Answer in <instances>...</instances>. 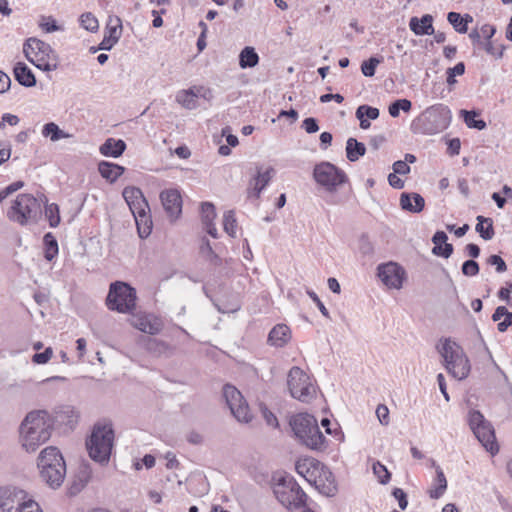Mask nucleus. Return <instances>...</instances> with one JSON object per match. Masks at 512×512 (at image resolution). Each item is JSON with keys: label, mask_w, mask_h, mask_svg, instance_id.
Returning a JSON list of instances; mask_svg holds the SVG:
<instances>
[{"label": "nucleus", "mask_w": 512, "mask_h": 512, "mask_svg": "<svg viewBox=\"0 0 512 512\" xmlns=\"http://www.w3.org/2000/svg\"><path fill=\"white\" fill-rule=\"evenodd\" d=\"M465 72V65L462 62L457 63L454 67L447 70V83L453 85L456 83V76H461Z\"/></svg>", "instance_id": "09e8293b"}, {"label": "nucleus", "mask_w": 512, "mask_h": 512, "mask_svg": "<svg viewBox=\"0 0 512 512\" xmlns=\"http://www.w3.org/2000/svg\"><path fill=\"white\" fill-rule=\"evenodd\" d=\"M303 127L307 133H315L319 130L317 121L314 118H306L303 121Z\"/></svg>", "instance_id": "338daca9"}, {"label": "nucleus", "mask_w": 512, "mask_h": 512, "mask_svg": "<svg viewBox=\"0 0 512 512\" xmlns=\"http://www.w3.org/2000/svg\"><path fill=\"white\" fill-rule=\"evenodd\" d=\"M278 501L288 510L294 512L306 504V494L292 476L281 477L274 486Z\"/></svg>", "instance_id": "9d476101"}, {"label": "nucleus", "mask_w": 512, "mask_h": 512, "mask_svg": "<svg viewBox=\"0 0 512 512\" xmlns=\"http://www.w3.org/2000/svg\"><path fill=\"white\" fill-rule=\"evenodd\" d=\"M19 117L14 114L5 113L3 114L1 121H0V129L4 128L5 124H9L11 126H15L19 123Z\"/></svg>", "instance_id": "680f3d73"}, {"label": "nucleus", "mask_w": 512, "mask_h": 512, "mask_svg": "<svg viewBox=\"0 0 512 512\" xmlns=\"http://www.w3.org/2000/svg\"><path fill=\"white\" fill-rule=\"evenodd\" d=\"M291 338V332L287 325H276L268 335V342L275 347H283Z\"/></svg>", "instance_id": "a878e982"}, {"label": "nucleus", "mask_w": 512, "mask_h": 512, "mask_svg": "<svg viewBox=\"0 0 512 512\" xmlns=\"http://www.w3.org/2000/svg\"><path fill=\"white\" fill-rule=\"evenodd\" d=\"M359 249L364 255L371 254L373 252L372 243L367 237H361L359 241Z\"/></svg>", "instance_id": "69168bd1"}, {"label": "nucleus", "mask_w": 512, "mask_h": 512, "mask_svg": "<svg viewBox=\"0 0 512 512\" xmlns=\"http://www.w3.org/2000/svg\"><path fill=\"white\" fill-rule=\"evenodd\" d=\"M365 116L367 119L375 120L379 117V110L368 105H361L356 110V117L362 118Z\"/></svg>", "instance_id": "de8ad7c7"}, {"label": "nucleus", "mask_w": 512, "mask_h": 512, "mask_svg": "<svg viewBox=\"0 0 512 512\" xmlns=\"http://www.w3.org/2000/svg\"><path fill=\"white\" fill-rule=\"evenodd\" d=\"M23 52L27 60L40 70L50 72L58 67L57 53L42 40L29 38L23 45Z\"/></svg>", "instance_id": "6e6552de"}, {"label": "nucleus", "mask_w": 512, "mask_h": 512, "mask_svg": "<svg viewBox=\"0 0 512 512\" xmlns=\"http://www.w3.org/2000/svg\"><path fill=\"white\" fill-rule=\"evenodd\" d=\"M208 94H210V90L204 86H192L189 89L178 91L175 100L183 108L194 110L199 106V97L206 99Z\"/></svg>", "instance_id": "a211bd4d"}, {"label": "nucleus", "mask_w": 512, "mask_h": 512, "mask_svg": "<svg viewBox=\"0 0 512 512\" xmlns=\"http://www.w3.org/2000/svg\"><path fill=\"white\" fill-rule=\"evenodd\" d=\"M436 349L442 358L447 372L457 380L466 379L471 371V363L464 349L451 338L440 339Z\"/></svg>", "instance_id": "20e7f679"}, {"label": "nucleus", "mask_w": 512, "mask_h": 512, "mask_svg": "<svg viewBox=\"0 0 512 512\" xmlns=\"http://www.w3.org/2000/svg\"><path fill=\"white\" fill-rule=\"evenodd\" d=\"M307 294L313 300V302L317 305V307H318L319 311L321 312V314L324 317L329 318L330 317L329 312H328L327 308L325 307V305L322 303V301L319 299L317 294L314 291H311V290L307 291Z\"/></svg>", "instance_id": "13d9d810"}, {"label": "nucleus", "mask_w": 512, "mask_h": 512, "mask_svg": "<svg viewBox=\"0 0 512 512\" xmlns=\"http://www.w3.org/2000/svg\"><path fill=\"white\" fill-rule=\"evenodd\" d=\"M296 471L325 496H333L336 491V483L332 472L321 462L314 458H305L297 461Z\"/></svg>", "instance_id": "39448f33"}, {"label": "nucleus", "mask_w": 512, "mask_h": 512, "mask_svg": "<svg viewBox=\"0 0 512 512\" xmlns=\"http://www.w3.org/2000/svg\"><path fill=\"white\" fill-rule=\"evenodd\" d=\"M376 416L382 425L387 426L389 424V409L386 405L379 404L377 406Z\"/></svg>", "instance_id": "5fc2aeb1"}, {"label": "nucleus", "mask_w": 512, "mask_h": 512, "mask_svg": "<svg viewBox=\"0 0 512 512\" xmlns=\"http://www.w3.org/2000/svg\"><path fill=\"white\" fill-rule=\"evenodd\" d=\"M479 272V265L474 260H467L462 265V273L465 276L471 277L477 275Z\"/></svg>", "instance_id": "864d4df0"}, {"label": "nucleus", "mask_w": 512, "mask_h": 512, "mask_svg": "<svg viewBox=\"0 0 512 512\" xmlns=\"http://www.w3.org/2000/svg\"><path fill=\"white\" fill-rule=\"evenodd\" d=\"M123 197L135 218L139 236L147 237L151 232V220L149 206L142 191L137 187H126Z\"/></svg>", "instance_id": "1a4fd4ad"}, {"label": "nucleus", "mask_w": 512, "mask_h": 512, "mask_svg": "<svg viewBox=\"0 0 512 512\" xmlns=\"http://www.w3.org/2000/svg\"><path fill=\"white\" fill-rule=\"evenodd\" d=\"M313 177L317 184L324 187L326 191L334 192L347 181L344 171L337 168L330 162H321L314 167Z\"/></svg>", "instance_id": "2eb2a0df"}, {"label": "nucleus", "mask_w": 512, "mask_h": 512, "mask_svg": "<svg viewBox=\"0 0 512 512\" xmlns=\"http://www.w3.org/2000/svg\"><path fill=\"white\" fill-rule=\"evenodd\" d=\"M433 17L429 14L423 15L420 19L412 17L409 22L410 29L416 35H432L434 33Z\"/></svg>", "instance_id": "393cba45"}, {"label": "nucleus", "mask_w": 512, "mask_h": 512, "mask_svg": "<svg viewBox=\"0 0 512 512\" xmlns=\"http://www.w3.org/2000/svg\"><path fill=\"white\" fill-rule=\"evenodd\" d=\"M40 27L47 33L59 30L55 20L52 17H44L40 22Z\"/></svg>", "instance_id": "6e6d98bb"}, {"label": "nucleus", "mask_w": 512, "mask_h": 512, "mask_svg": "<svg viewBox=\"0 0 512 512\" xmlns=\"http://www.w3.org/2000/svg\"><path fill=\"white\" fill-rule=\"evenodd\" d=\"M452 120V112L448 106L438 103L427 107L414 118L410 124L413 134L433 136L445 131Z\"/></svg>", "instance_id": "7ed1b4c3"}, {"label": "nucleus", "mask_w": 512, "mask_h": 512, "mask_svg": "<svg viewBox=\"0 0 512 512\" xmlns=\"http://www.w3.org/2000/svg\"><path fill=\"white\" fill-rule=\"evenodd\" d=\"M432 466L436 467V478L434 479L433 484L429 489L428 493L430 498L438 499L445 493L447 489V480L443 470L439 466H436L434 460H432Z\"/></svg>", "instance_id": "c85d7f7f"}, {"label": "nucleus", "mask_w": 512, "mask_h": 512, "mask_svg": "<svg viewBox=\"0 0 512 512\" xmlns=\"http://www.w3.org/2000/svg\"><path fill=\"white\" fill-rule=\"evenodd\" d=\"M477 221L476 231L484 240H491L494 236L492 219L478 216Z\"/></svg>", "instance_id": "c9c22d12"}, {"label": "nucleus", "mask_w": 512, "mask_h": 512, "mask_svg": "<svg viewBox=\"0 0 512 512\" xmlns=\"http://www.w3.org/2000/svg\"><path fill=\"white\" fill-rule=\"evenodd\" d=\"M259 62V56L253 47H245L239 55V66L242 69L255 67Z\"/></svg>", "instance_id": "f704fd0d"}, {"label": "nucleus", "mask_w": 512, "mask_h": 512, "mask_svg": "<svg viewBox=\"0 0 512 512\" xmlns=\"http://www.w3.org/2000/svg\"><path fill=\"white\" fill-rule=\"evenodd\" d=\"M45 215L49 220V224L51 227H56L60 223V214L59 207L55 203H51L46 205L45 207Z\"/></svg>", "instance_id": "79ce46f5"}, {"label": "nucleus", "mask_w": 512, "mask_h": 512, "mask_svg": "<svg viewBox=\"0 0 512 512\" xmlns=\"http://www.w3.org/2000/svg\"><path fill=\"white\" fill-rule=\"evenodd\" d=\"M114 431L109 423L94 425L91 435L86 441L89 456L96 462L105 463L109 460L113 447Z\"/></svg>", "instance_id": "423d86ee"}, {"label": "nucleus", "mask_w": 512, "mask_h": 512, "mask_svg": "<svg viewBox=\"0 0 512 512\" xmlns=\"http://www.w3.org/2000/svg\"><path fill=\"white\" fill-rule=\"evenodd\" d=\"M461 114L464 118V122L469 128H475L478 130H483L486 128L485 121L481 119H475V117L477 116V113L475 111L461 110Z\"/></svg>", "instance_id": "58836bf2"}, {"label": "nucleus", "mask_w": 512, "mask_h": 512, "mask_svg": "<svg viewBox=\"0 0 512 512\" xmlns=\"http://www.w3.org/2000/svg\"><path fill=\"white\" fill-rule=\"evenodd\" d=\"M136 299V290L129 284L118 281L110 285L107 306L119 313H129L135 308Z\"/></svg>", "instance_id": "4468645a"}, {"label": "nucleus", "mask_w": 512, "mask_h": 512, "mask_svg": "<svg viewBox=\"0 0 512 512\" xmlns=\"http://www.w3.org/2000/svg\"><path fill=\"white\" fill-rule=\"evenodd\" d=\"M130 322L138 330L151 335L157 334L162 328L160 320L151 314H135Z\"/></svg>", "instance_id": "412c9836"}, {"label": "nucleus", "mask_w": 512, "mask_h": 512, "mask_svg": "<svg viewBox=\"0 0 512 512\" xmlns=\"http://www.w3.org/2000/svg\"><path fill=\"white\" fill-rule=\"evenodd\" d=\"M393 170L399 175H406L410 172V166L405 161H396L393 164Z\"/></svg>", "instance_id": "0e129e2a"}, {"label": "nucleus", "mask_w": 512, "mask_h": 512, "mask_svg": "<svg viewBox=\"0 0 512 512\" xmlns=\"http://www.w3.org/2000/svg\"><path fill=\"white\" fill-rule=\"evenodd\" d=\"M122 34V24L118 17L109 18L107 27L105 29V36L111 38L112 41L118 42Z\"/></svg>", "instance_id": "e433bc0d"}, {"label": "nucleus", "mask_w": 512, "mask_h": 512, "mask_svg": "<svg viewBox=\"0 0 512 512\" xmlns=\"http://www.w3.org/2000/svg\"><path fill=\"white\" fill-rule=\"evenodd\" d=\"M399 174L397 173H390L388 175V182L390 186H392L395 189H401L404 187V182L399 178Z\"/></svg>", "instance_id": "774afa93"}, {"label": "nucleus", "mask_w": 512, "mask_h": 512, "mask_svg": "<svg viewBox=\"0 0 512 512\" xmlns=\"http://www.w3.org/2000/svg\"><path fill=\"white\" fill-rule=\"evenodd\" d=\"M41 134L43 137L49 138L52 142L71 137L69 133L60 129V127L54 122L46 123L42 128Z\"/></svg>", "instance_id": "473e14b6"}, {"label": "nucleus", "mask_w": 512, "mask_h": 512, "mask_svg": "<svg viewBox=\"0 0 512 512\" xmlns=\"http://www.w3.org/2000/svg\"><path fill=\"white\" fill-rule=\"evenodd\" d=\"M366 152L363 143L358 142L355 138H349L346 142V157L349 161L355 162Z\"/></svg>", "instance_id": "72a5a7b5"}, {"label": "nucleus", "mask_w": 512, "mask_h": 512, "mask_svg": "<svg viewBox=\"0 0 512 512\" xmlns=\"http://www.w3.org/2000/svg\"><path fill=\"white\" fill-rule=\"evenodd\" d=\"M492 320L498 322L499 332H505L512 325V312L505 306H498L492 315Z\"/></svg>", "instance_id": "7c9ffc66"}, {"label": "nucleus", "mask_w": 512, "mask_h": 512, "mask_svg": "<svg viewBox=\"0 0 512 512\" xmlns=\"http://www.w3.org/2000/svg\"><path fill=\"white\" fill-rule=\"evenodd\" d=\"M126 144L121 139L108 138L99 148L100 153L106 157L117 158L123 154Z\"/></svg>", "instance_id": "cd10ccee"}, {"label": "nucleus", "mask_w": 512, "mask_h": 512, "mask_svg": "<svg viewBox=\"0 0 512 512\" xmlns=\"http://www.w3.org/2000/svg\"><path fill=\"white\" fill-rule=\"evenodd\" d=\"M447 20L457 32L466 33L468 30V23H471L473 18L469 14L461 16L457 12H449L447 15Z\"/></svg>", "instance_id": "2f4dec72"}, {"label": "nucleus", "mask_w": 512, "mask_h": 512, "mask_svg": "<svg viewBox=\"0 0 512 512\" xmlns=\"http://www.w3.org/2000/svg\"><path fill=\"white\" fill-rule=\"evenodd\" d=\"M223 396L225 401L238 422L249 423L253 416L241 392L232 385L223 387Z\"/></svg>", "instance_id": "dca6fc26"}, {"label": "nucleus", "mask_w": 512, "mask_h": 512, "mask_svg": "<svg viewBox=\"0 0 512 512\" xmlns=\"http://www.w3.org/2000/svg\"><path fill=\"white\" fill-rule=\"evenodd\" d=\"M412 107V103L408 99H399L393 102L389 106V114L392 117H398L400 110H403L404 112H409Z\"/></svg>", "instance_id": "ea45409f"}, {"label": "nucleus", "mask_w": 512, "mask_h": 512, "mask_svg": "<svg viewBox=\"0 0 512 512\" xmlns=\"http://www.w3.org/2000/svg\"><path fill=\"white\" fill-rule=\"evenodd\" d=\"M400 206L405 211L419 213L425 206V200L418 193H402L400 196Z\"/></svg>", "instance_id": "b1692460"}, {"label": "nucleus", "mask_w": 512, "mask_h": 512, "mask_svg": "<svg viewBox=\"0 0 512 512\" xmlns=\"http://www.w3.org/2000/svg\"><path fill=\"white\" fill-rule=\"evenodd\" d=\"M15 79L25 87L36 85V78L32 70L23 62H17L13 69Z\"/></svg>", "instance_id": "bb28decb"}, {"label": "nucleus", "mask_w": 512, "mask_h": 512, "mask_svg": "<svg viewBox=\"0 0 512 512\" xmlns=\"http://www.w3.org/2000/svg\"><path fill=\"white\" fill-rule=\"evenodd\" d=\"M27 495L26 491L17 487H0V509L3 512H15V508L27 498Z\"/></svg>", "instance_id": "6ab92c4d"}, {"label": "nucleus", "mask_w": 512, "mask_h": 512, "mask_svg": "<svg viewBox=\"0 0 512 512\" xmlns=\"http://www.w3.org/2000/svg\"><path fill=\"white\" fill-rule=\"evenodd\" d=\"M160 199L168 216L175 220L182 212V198L177 189H167L161 192Z\"/></svg>", "instance_id": "aec40b11"}, {"label": "nucleus", "mask_w": 512, "mask_h": 512, "mask_svg": "<svg viewBox=\"0 0 512 512\" xmlns=\"http://www.w3.org/2000/svg\"><path fill=\"white\" fill-rule=\"evenodd\" d=\"M15 512H43L40 505L28 495L21 504L15 508Z\"/></svg>", "instance_id": "37998d69"}, {"label": "nucleus", "mask_w": 512, "mask_h": 512, "mask_svg": "<svg viewBox=\"0 0 512 512\" xmlns=\"http://www.w3.org/2000/svg\"><path fill=\"white\" fill-rule=\"evenodd\" d=\"M40 479L51 489H58L66 476L64 457L56 446H46L36 459Z\"/></svg>", "instance_id": "f03ea898"}, {"label": "nucleus", "mask_w": 512, "mask_h": 512, "mask_svg": "<svg viewBox=\"0 0 512 512\" xmlns=\"http://www.w3.org/2000/svg\"><path fill=\"white\" fill-rule=\"evenodd\" d=\"M488 264L496 266V271L498 273H502L507 269L506 263L498 255H491L488 259Z\"/></svg>", "instance_id": "4d7b16f0"}, {"label": "nucleus", "mask_w": 512, "mask_h": 512, "mask_svg": "<svg viewBox=\"0 0 512 512\" xmlns=\"http://www.w3.org/2000/svg\"><path fill=\"white\" fill-rule=\"evenodd\" d=\"M223 229L231 237L237 234V222L233 211L229 210L223 214Z\"/></svg>", "instance_id": "4c0bfd02"}, {"label": "nucleus", "mask_w": 512, "mask_h": 512, "mask_svg": "<svg viewBox=\"0 0 512 512\" xmlns=\"http://www.w3.org/2000/svg\"><path fill=\"white\" fill-rule=\"evenodd\" d=\"M275 175L273 167H257V173L255 178L251 182V190L249 195L258 198L263 189L269 184L270 180Z\"/></svg>", "instance_id": "4be33fe9"}, {"label": "nucleus", "mask_w": 512, "mask_h": 512, "mask_svg": "<svg viewBox=\"0 0 512 512\" xmlns=\"http://www.w3.org/2000/svg\"><path fill=\"white\" fill-rule=\"evenodd\" d=\"M372 470L381 484H386L389 482L391 474L383 464L380 462L373 463Z\"/></svg>", "instance_id": "a18cd8bd"}, {"label": "nucleus", "mask_w": 512, "mask_h": 512, "mask_svg": "<svg viewBox=\"0 0 512 512\" xmlns=\"http://www.w3.org/2000/svg\"><path fill=\"white\" fill-rule=\"evenodd\" d=\"M290 394L293 398L308 403L316 396V386L311 377L300 367L290 369L287 378Z\"/></svg>", "instance_id": "f8f14e48"}, {"label": "nucleus", "mask_w": 512, "mask_h": 512, "mask_svg": "<svg viewBox=\"0 0 512 512\" xmlns=\"http://www.w3.org/2000/svg\"><path fill=\"white\" fill-rule=\"evenodd\" d=\"M381 63V59L371 57L369 60L364 61L361 65V71L364 76L372 77L375 74L376 67Z\"/></svg>", "instance_id": "49530a36"}, {"label": "nucleus", "mask_w": 512, "mask_h": 512, "mask_svg": "<svg viewBox=\"0 0 512 512\" xmlns=\"http://www.w3.org/2000/svg\"><path fill=\"white\" fill-rule=\"evenodd\" d=\"M453 252V246L449 243L434 245L432 253L437 256L449 258Z\"/></svg>", "instance_id": "603ef678"}, {"label": "nucleus", "mask_w": 512, "mask_h": 512, "mask_svg": "<svg viewBox=\"0 0 512 512\" xmlns=\"http://www.w3.org/2000/svg\"><path fill=\"white\" fill-rule=\"evenodd\" d=\"M22 187H24L23 181H16L5 187L3 190L0 191V203L9 195L20 190Z\"/></svg>", "instance_id": "3c124183"}, {"label": "nucleus", "mask_w": 512, "mask_h": 512, "mask_svg": "<svg viewBox=\"0 0 512 512\" xmlns=\"http://www.w3.org/2000/svg\"><path fill=\"white\" fill-rule=\"evenodd\" d=\"M468 423L482 446L492 455L497 454L499 446L496 442L494 428L492 424L485 419L483 414L478 410H471L468 415Z\"/></svg>", "instance_id": "ddd939ff"}, {"label": "nucleus", "mask_w": 512, "mask_h": 512, "mask_svg": "<svg viewBox=\"0 0 512 512\" xmlns=\"http://www.w3.org/2000/svg\"><path fill=\"white\" fill-rule=\"evenodd\" d=\"M52 356H53V350L51 347H48L44 350V352L35 353L32 357V361L35 364L42 365V364L48 363L50 361V359L52 358Z\"/></svg>", "instance_id": "8fccbe9b"}, {"label": "nucleus", "mask_w": 512, "mask_h": 512, "mask_svg": "<svg viewBox=\"0 0 512 512\" xmlns=\"http://www.w3.org/2000/svg\"><path fill=\"white\" fill-rule=\"evenodd\" d=\"M81 26L90 32H95L99 28L97 18L92 13H85L80 18Z\"/></svg>", "instance_id": "c03bdc74"}, {"label": "nucleus", "mask_w": 512, "mask_h": 512, "mask_svg": "<svg viewBox=\"0 0 512 512\" xmlns=\"http://www.w3.org/2000/svg\"><path fill=\"white\" fill-rule=\"evenodd\" d=\"M290 425L295 436L304 445L311 449L323 447L325 438L314 416L307 413H299L291 418Z\"/></svg>", "instance_id": "0eeeda50"}, {"label": "nucleus", "mask_w": 512, "mask_h": 512, "mask_svg": "<svg viewBox=\"0 0 512 512\" xmlns=\"http://www.w3.org/2000/svg\"><path fill=\"white\" fill-rule=\"evenodd\" d=\"M41 214L40 202L31 194H20L7 213L11 221L25 225L35 222Z\"/></svg>", "instance_id": "9b49d317"}, {"label": "nucleus", "mask_w": 512, "mask_h": 512, "mask_svg": "<svg viewBox=\"0 0 512 512\" xmlns=\"http://www.w3.org/2000/svg\"><path fill=\"white\" fill-rule=\"evenodd\" d=\"M99 173L109 182H115L123 173L124 167L110 162H101L98 166Z\"/></svg>", "instance_id": "c756f323"}, {"label": "nucleus", "mask_w": 512, "mask_h": 512, "mask_svg": "<svg viewBox=\"0 0 512 512\" xmlns=\"http://www.w3.org/2000/svg\"><path fill=\"white\" fill-rule=\"evenodd\" d=\"M45 240V258L48 261H51L58 254V244L57 241L50 235L47 234L44 237Z\"/></svg>", "instance_id": "a19ab883"}, {"label": "nucleus", "mask_w": 512, "mask_h": 512, "mask_svg": "<svg viewBox=\"0 0 512 512\" xmlns=\"http://www.w3.org/2000/svg\"><path fill=\"white\" fill-rule=\"evenodd\" d=\"M54 431V418L42 409L28 412L18 426V444L28 454L46 444Z\"/></svg>", "instance_id": "f257e3e1"}, {"label": "nucleus", "mask_w": 512, "mask_h": 512, "mask_svg": "<svg viewBox=\"0 0 512 512\" xmlns=\"http://www.w3.org/2000/svg\"><path fill=\"white\" fill-rule=\"evenodd\" d=\"M261 411H262V415H263L266 423L269 426H272V427L278 426V420H277L276 416L271 411H269L266 407H262Z\"/></svg>", "instance_id": "e2e57ef3"}, {"label": "nucleus", "mask_w": 512, "mask_h": 512, "mask_svg": "<svg viewBox=\"0 0 512 512\" xmlns=\"http://www.w3.org/2000/svg\"><path fill=\"white\" fill-rule=\"evenodd\" d=\"M216 218L215 207L210 202H204L201 204V219L207 233L213 237H218V231L213 221Z\"/></svg>", "instance_id": "5701e85b"}, {"label": "nucleus", "mask_w": 512, "mask_h": 512, "mask_svg": "<svg viewBox=\"0 0 512 512\" xmlns=\"http://www.w3.org/2000/svg\"><path fill=\"white\" fill-rule=\"evenodd\" d=\"M148 349L154 353H163L168 349V346L158 340H150L148 343Z\"/></svg>", "instance_id": "052dcab7"}, {"label": "nucleus", "mask_w": 512, "mask_h": 512, "mask_svg": "<svg viewBox=\"0 0 512 512\" xmlns=\"http://www.w3.org/2000/svg\"><path fill=\"white\" fill-rule=\"evenodd\" d=\"M378 277L388 289L399 290L406 277L405 270L397 263L388 262L378 266Z\"/></svg>", "instance_id": "f3484780"}, {"label": "nucleus", "mask_w": 512, "mask_h": 512, "mask_svg": "<svg viewBox=\"0 0 512 512\" xmlns=\"http://www.w3.org/2000/svg\"><path fill=\"white\" fill-rule=\"evenodd\" d=\"M393 496L397 499L399 507L402 510H405L407 508V505H408V501H407V497H406L405 492L402 489H400V488H396L393 491Z\"/></svg>", "instance_id": "bf43d9fd"}]
</instances>
